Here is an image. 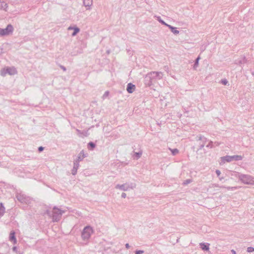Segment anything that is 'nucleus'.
<instances>
[{
  "label": "nucleus",
  "mask_w": 254,
  "mask_h": 254,
  "mask_svg": "<svg viewBox=\"0 0 254 254\" xmlns=\"http://www.w3.org/2000/svg\"><path fill=\"white\" fill-rule=\"evenodd\" d=\"M142 153V151H140L139 152H135L134 154V158H135L136 159H138L141 157Z\"/></svg>",
  "instance_id": "obj_24"
},
{
  "label": "nucleus",
  "mask_w": 254,
  "mask_h": 254,
  "mask_svg": "<svg viewBox=\"0 0 254 254\" xmlns=\"http://www.w3.org/2000/svg\"><path fill=\"white\" fill-rule=\"evenodd\" d=\"M220 144H221V143L219 142H218V141H215V142H213L214 147L215 146H218L220 145Z\"/></svg>",
  "instance_id": "obj_35"
},
{
  "label": "nucleus",
  "mask_w": 254,
  "mask_h": 254,
  "mask_svg": "<svg viewBox=\"0 0 254 254\" xmlns=\"http://www.w3.org/2000/svg\"><path fill=\"white\" fill-rule=\"evenodd\" d=\"M5 212V207L2 203H0V218L3 215Z\"/></svg>",
  "instance_id": "obj_18"
},
{
  "label": "nucleus",
  "mask_w": 254,
  "mask_h": 254,
  "mask_svg": "<svg viewBox=\"0 0 254 254\" xmlns=\"http://www.w3.org/2000/svg\"><path fill=\"white\" fill-rule=\"evenodd\" d=\"M231 252L233 253V254H236L235 251H234V250H232Z\"/></svg>",
  "instance_id": "obj_45"
},
{
  "label": "nucleus",
  "mask_w": 254,
  "mask_h": 254,
  "mask_svg": "<svg viewBox=\"0 0 254 254\" xmlns=\"http://www.w3.org/2000/svg\"><path fill=\"white\" fill-rule=\"evenodd\" d=\"M93 4V0H83V5L86 7V10H90Z\"/></svg>",
  "instance_id": "obj_11"
},
{
  "label": "nucleus",
  "mask_w": 254,
  "mask_h": 254,
  "mask_svg": "<svg viewBox=\"0 0 254 254\" xmlns=\"http://www.w3.org/2000/svg\"><path fill=\"white\" fill-rule=\"evenodd\" d=\"M247 252L249 253L253 252H254V248L253 247H248L247 248Z\"/></svg>",
  "instance_id": "obj_31"
},
{
  "label": "nucleus",
  "mask_w": 254,
  "mask_h": 254,
  "mask_svg": "<svg viewBox=\"0 0 254 254\" xmlns=\"http://www.w3.org/2000/svg\"><path fill=\"white\" fill-rule=\"evenodd\" d=\"M126 196H127V194H126V193H125V192H123V193H122V195H121L122 197H123V198H126Z\"/></svg>",
  "instance_id": "obj_37"
},
{
  "label": "nucleus",
  "mask_w": 254,
  "mask_h": 254,
  "mask_svg": "<svg viewBox=\"0 0 254 254\" xmlns=\"http://www.w3.org/2000/svg\"><path fill=\"white\" fill-rule=\"evenodd\" d=\"M200 246L201 248L203 251H208L209 244L208 243H200Z\"/></svg>",
  "instance_id": "obj_16"
},
{
  "label": "nucleus",
  "mask_w": 254,
  "mask_h": 254,
  "mask_svg": "<svg viewBox=\"0 0 254 254\" xmlns=\"http://www.w3.org/2000/svg\"><path fill=\"white\" fill-rule=\"evenodd\" d=\"M243 157L241 155L226 156L222 157V160L227 162H231L233 160L239 161L242 160Z\"/></svg>",
  "instance_id": "obj_9"
},
{
  "label": "nucleus",
  "mask_w": 254,
  "mask_h": 254,
  "mask_svg": "<svg viewBox=\"0 0 254 254\" xmlns=\"http://www.w3.org/2000/svg\"><path fill=\"white\" fill-rule=\"evenodd\" d=\"M74 28V27H72V26H69L68 28V30H73Z\"/></svg>",
  "instance_id": "obj_41"
},
{
  "label": "nucleus",
  "mask_w": 254,
  "mask_h": 254,
  "mask_svg": "<svg viewBox=\"0 0 254 254\" xmlns=\"http://www.w3.org/2000/svg\"><path fill=\"white\" fill-rule=\"evenodd\" d=\"M221 186H220L218 184H211L209 186V189H211V188H216V187H220L221 188Z\"/></svg>",
  "instance_id": "obj_27"
},
{
  "label": "nucleus",
  "mask_w": 254,
  "mask_h": 254,
  "mask_svg": "<svg viewBox=\"0 0 254 254\" xmlns=\"http://www.w3.org/2000/svg\"><path fill=\"white\" fill-rule=\"evenodd\" d=\"M109 92L108 91H106L104 93V95H103V98L105 99V98H106L109 95Z\"/></svg>",
  "instance_id": "obj_32"
},
{
  "label": "nucleus",
  "mask_w": 254,
  "mask_h": 254,
  "mask_svg": "<svg viewBox=\"0 0 254 254\" xmlns=\"http://www.w3.org/2000/svg\"><path fill=\"white\" fill-rule=\"evenodd\" d=\"M245 58H243V61H240V64H243V63H245Z\"/></svg>",
  "instance_id": "obj_40"
},
{
  "label": "nucleus",
  "mask_w": 254,
  "mask_h": 254,
  "mask_svg": "<svg viewBox=\"0 0 254 254\" xmlns=\"http://www.w3.org/2000/svg\"><path fill=\"white\" fill-rule=\"evenodd\" d=\"M197 137V140L200 141V142L199 143L198 150H201L203 148L206 142L207 141V139L204 136L201 135L198 136Z\"/></svg>",
  "instance_id": "obj_10"
},
{
  "label": "nucleus",
  "mask_w": 254,
  "mask_h": 254,
  "mask_svg": "<svg viewBox=\"0 0 254 254\" xmlns=\"http://www.w3.org/2000/svg\"><path fill=\"white\" fill-rule=\"evenodd\" d=\"M65 212L64 210H62L56 206L54 207L52 213L49 210H47L46 213L52 217L54 222H58L61 218L62 215Z\"/></svg>",
  "instance_id": "obj_2"
},
{
  "label": "nucleus",
  "mask_w": 254,
  "mask_h": 254,
  "mask_svg": "<svg viewBox=\"0 0 254 254\" xmlns=\"http://www.w3.org/2000/svg\"><path fill=\"white\" fill-rule=\"evenodd\" d=\"M221 188H226L228 190H236L237 189V187H226L224 186H221Z\"/></svg>",
  "instance_id": "obj_22"
},
{
  "label": "nucleus",
  "mask_w": 254,
  "mask_h": 254,
  "mask_svg": "<svg viewBox=\"0 0 254 254\" xmlns=\"http://www.w3.org/2000/svg\"><path fill=\"white\" fill-rule=\"evenodd\" d=\"M76 131L77 132V135L79 137H83V136H87V133L85 131H81L79 129H76Z\"/></svg>",
  "instance_id": "obj_17"
},
{
  "label": "nucleus",
  "mask_w": 254,
  "mask_h": 254,
  "mask_svg": "<svg viewBox=\"0 0 254 254\" xmlns=\"http://www.w3.org/2000/svg\"><path fill=\"white\" fill-rule=\"evenodd\" d=\"M12 251L13 252H17V247H13L12 248Z\"/></svg>",
  "instance_id": "obj_39"
},
{
  "label": "nucleus",
  "mask_w": 254,
  "mask_h": 254,
  "mask_svg": "<svg viewBox=\"0 0 254 254\" xmlns=\"http://www.w3.org/2000/svg\"><path fill=\"white\" fill-rule=\"evenodd\" d=\"M252 75H253V76H254V72H253L252 73Z\"/></svg>",
  "instance_id": "obj_46"
},
{
  "label": "nucleus",
  "mask_w": 254,
  "mask_h": 254,
  "mask_svg": "<svg viewBox=\"0 0 254 254\" xmlns=\"http://www.w3.org/2000/svg\"><path fill=\"white\" fill-rule=\"evenodd\" d=\"M16 197L21 203L28 204L30 202V198L22 193H17Z\"/></svg>",
  "instance_id": "obj_7"
},
{
  "label": "nucleus",
  "mask_w": 254,
  "mask_h": 254,
  "mask_svg": "<svg viewBox=\"0 0 254 254\" xmlns=\"http://www.w3.org/2000/svg\"><path fill=\"white\" fill-rule=\"evenodd\" d=\"M221 83H222L223 85H226L228 83V81L227 79H223L221 81Z\"/></svg>",
  "instance_id": "obj_34"
},
{
  "label": "nucleus",
  "mask_w": 254,
  "mask_h": 254,
  "mask_svg": "<svg viewBox=\"0 0 254 254\" xmlns=\"http://www.w3.org/2000/svg\"><path fill=\"white\" fill-rule=\"evenodd\" d=\"M218 178H219V180L220 181H222V180L224 179V178H223V177H220H220H219Z\"/></svg>",
  "instance_id": "obj_43"
},
{
  "label": "nucleus",
  "mask_w": 254,
  "mask_h": 254,
  "mask_svg": "<svg viewBox=\"0 0 254 254\" xmlns=\"http://www.w3.org/2000/svg\"><path fill=\"white\" fill-rule=\"evenodd\" d=\"M88 145L90 146L92 148V149H93L95 147V143L92 142H90L89 143H88Z\"/></svg>",
  "instance_id": "obj_30"
},
{
  "label": "nucleus",
  "mask_w": 254,
  "mask_h": 254,
  "mask_svg": "<svg viewBox=\"0 0 254 254\" xmlns=\"http://www.w3.org/2000/svg\"><path fill=\"white\" fill-rule=\"evenodd\" d=\"M206 147L209 148H212L214 147L213 142L212 141H210L207 145L206 146Z\"/></svg>",
  "instance_id": "obj_26"
},
{
  "label": "nucleus",
  "mask_w": 254,
  "mask_h": 254,
  "mask_svg": "<svg viewBox=\"0 0 254 254\" xmlns=\"http://www.w3.org/2000/svg\"><path fill=\"white\" fill-rule=\"evenodd\" d=\"M191 182H192V180H191V179H187V180H185L183 182V184L184 185H188V184H190V183Z\"/></svg>",
  "instance_id": "obj_28"
},
{
  "label": "nucleus",
  "mask_w": 254,
  "mask_h": 254,
  "mask_svg": "<svg viewBox=\"0 0 254 254\" xmlns=\"http://www.w3.org/2000/svg\"><path fill=\"white\" fill-rule=\"evenodd\" d=\"M93 233V229L90 226H86L83 230L81 233L82 239L84 241H87Z\"/></svg>",
  "instance_id": "obj_5"
},
{
  "label": "nucleus",
  "mask_w": 254,
  "mask_h": 254,
  "mask_svg": "<svg viewBox=\"0 0 254 254\" xmlns=\"http://www.w3.org/2000/svg\"><path fill=\"white\" fill-rule=\"evenodd\" d=\"M163 74L161 72L152 71L149 72L145 77L146 84L150 86L157 80L161 79L163 77Z\"/></svg>",
  "instance_id": "obj_1"
},
{
  "label": "nucleus",
  "mask_w": 254,
  "mask_h": 254,
  "mask_svg": "<svg viewBox=\"0 0 254 254\" xmlns=\"http://www.w3.org/2000/svg\"><path fill=\"white\" fill-rule=\"evenodd\" d=\"M61 68H62V69H63V70H64V71L66 70V68H65V67L64 66H61Z\"/></svg>",
  "instance_id": "obj_44"
},
{
  "label": "nucleus",
  "mask_w": 254,
  "mask_h": 254,
  "mask_svg": "<svg viewBox=\"0 0 254 254\" xmlns=\"http://www.w3.org/2000/svg\"><path fill=\"white\" fill-rule=\"evenodd\" d=\"M200 59V57H198L195 61V63L193 65V68L194 69H196L197 67H198V62H199V60Z\"/></svg>",
  "instance_id": "obj_23"
},
{
  "label": "nucleus",
  "mask_w": 254,
  "mask_h": 254,
  "mask_svg": "<svg viewBox=\"0 0 254 254\" xmlns=\"http://www.w3.org/2000/svg\"><path fill=\"white\" fill-rule=\"evenodd\" d=\"M125 246H126V248L127 249H129L130 247V246L128 243L126 244Z\"/></svg>",
  "instance_id": "obj_42"
},
{
  "label": "nucleus",
  "mask_w": 254,
  "mask_h": 254,
  "mask_svg": "<svg viewBox=\"0 0 254 254\" xmlns=\"http://www.w3.org/2000/svg\"><path fill=\"white\" fill-rule=\"evenodd\" d=\"M237 178L244 184L254 185V177L252 176L239 174Z\"/></svg>",
  "instance_id": "obj_3"
},
{
  "label": "nucleus",
  "mask_w": 254,
  "mask_h": 254,
  "mask_svg": "<svg viewBox=\"0 0 254 254\" xmlns=\"http://www.w3.org/2000/svg\"><path fill=\"white\" fill-rule=\"evenodd\" d=\"M216 174L217 176L218 177H220V174H221V172L220 170H216Z\"/></svg>",
  "instance_id": "obj_36"
},
{
  "label": "nucleus",
  "mask_w": 254,
  "mask_h": 254,
  "mask_svg": "<svg viewBox=\"0 0 254 254\" xmlns=\"http://www.w3.org/2000/svg\"><path fill=\"white\" fill-rule=\"evenodd\" d=\"M73 30L74 31L71 35L72 36H75L79 32L80 29L78 27L75 26Z\"/></svg>",
  "instance_id": "obj_20"
},
{
  "label": "nucleus",
  "mask_w": 254,
  "mask_h": 254,
  "mask_svg": "<svg viewBox=\"0 0 254 254\" xmlns=\"http://www.w3.org/2000/svg\"><path fill=\"white\" fill-rule=\"evenodd\" d=\"M135 253V254H143L144 253V251L142 250H136Z\"/></svg>",
  "instance_id": "obj_33"
},
{
  "label": "nucleus",
  "mask_w": 254,
  "mask_h": 254,
  "mask_svg": "<svg viewBox=\"0 0 254 254\" xmlns=\"http://www.w3.org/2000/svg\"><path fill=\"white\" fill-rule=\"evenodd\" d=\"M44 150V147L42 146H40L38 148V150L39 152H41Z\"/></svg>",
  "instance_id": "obj_38"
},
{
  "label": "nucleus",
  "mask_w": 254,
  "mask_h": 254,
  "mask_svg": "<svg viewBox=\"0 0 254 254\" xmlns=\"http://www.w3.org/2000/svg\"><path fill=\"white\" fill-rule=\"evenodd\" d=\"M13 31V28L12 25L8 24L5 28H0V35H8L12 33Z\"/></svg>",
  "instance_id": "obj_8"
},
{
  "label": "nucleus",
  "mask_w": 254,
  "mask_h": 254,
  "mask_svg": "<svg viewBox=\"0 0 254 254\" xmlns=\"http://www.w3.org/2000/svg\"><path fill=\"white\" fill-rule=\"evenodd\" d=\"M136 185L135 183L132 182H127L124 184H117L115 186V188L123 191H128L130 190H133L135 188Z\"/></svg>",
  "instance_id": "obj_4"
},
{
  "label": "nucleus",
  "mask_w": 254,
  "mask_h": 254,
  "mask_svg": "<svg viewBox=\"0 0 254 254\" xmlns=\"http://www.w3.org/2000/svg\"><path fill=\"white\" fill-rule=\"evenodd\" d=\"M79 162H80V161H78L76 160H75L73 162V167H75V168L78 169L79 166Z\"/></svg>",
  "instance_id": "obj_25"
},
{
  "label": "nucleus",
  "mask_w": 254,
  "mask_h": 254,
  "mask_svg": "<svg viewBox=\"0 0 254 254\" xmlns=\"http://www.w3.org/2000/svg\"><path fill=\"white\" fill-rule=\"evenodd\" d=\"M77 168H75V167H73L72 170H71V173L73 175H75L77 173Z\"/></svg>",
  "instance_id": "obj_29"
},
{
  "label": "nucleus",
  "mask_w": 254,
  "mask_h": 254,
  "mask_svg": "<svg viewBox=\"0 0 254 254\" xmlns=\"http://www.w3.org/2000/svg\"><path fill=\"white\" fill-rule=\"evenodd\" d=\"M135 86L131 83H129L127 85V90L129 93H132L135 90Z\"/></svg>",
  "instance_id": "obj_13"
},
{
  "label": "nucleus",
  "mask_w": 254,
  "mask_h": 254,
  "mask_svg": "<svg viewBox=\"0 0 254 254\" xmlns=\"http://www.w3.org/2000/svg\"><path fill=\"white\" fill-rule=\"evenodd\" d=\"M17 73V70L14 67H7L3 68L0 71V75L2 76H5L6 74L9 75H14Z\"/></svg>",
  "instance_id": "obj_6"
},
{
  "label": "nucleus",
  "mask_w": 254,
  "mask_h": 254,
  "mask_svg": "<svg viewBox=\"0 0 254 254\" xmlns=\"http://www.w3.org/2000/svg\"><path fill=\"white\" fill-rule=\"evenodd\" d=\"M9 240L10 241L12 242L14 244L17 243V240L15 238V232L14 231H11L10 233Z\"/></svg>",
  "instance_id": "obj_14"
},
{
  "label": "nucleus",
  "mask_w": 254,
  "mask_h": 254,
  "mask_svg": "<svg viewBox=\"0 0 254 254\" xmlns=\"http://www.w3.org/2000/svg\"><path fill=\"white\" fill-rule=\"evenodd\" d=\"M168 27L171 30L172 32L174 34H178L179 31L177 29L176 27H173L170 25H168Z\"/></svg>",
  "instance_id": "obj_15"
},
{
  "label": "nucleus",
  "mask_w": 254,
  "mask_h": 254,
  "mask_svg": "<svg viewBox=\"0 0 254 254\" xmlns=\"http://www.w3.org/2000/svg\"><path fill=\"white\" fill-rule=\"evenodd\" d=\"M87 156V154H85L83 150H81L79 153L76 160L78 161H81L83 159Z\"/></svg>",
  "instance_id": "obj_12"
},
{
  "label": "nucleus",
  "mask_w": 254,
  "mask_h": 254,
  "mask_svg": "<svg viewBox=\"0 0 254 254\" xmlns=\"http://www.w3.org/2000/svg\"><path fill=\"white\" fill-rule=\"evenodd\" d=\"M169 150L171 151L172 152V154L173 155H176V154H177L178 153H179V150L177 148H175V149H171L170 148H169Z\"/></svg>",
  "instance_id": "obj_21"
},
{
  "label": "nucleus",
  "mask_w": 254,
  "mask_h": 254,
  "mask_svg": "<svg viewBox=\"0 0 254 254\" xmlns=\"http://www.w3.org/2000/svg\"><path fill=\"white\" fill-rule=\"evenodd\" d=\"M155 17H156L157 20L160 23H161L163 25H165V26L168 27V25H169V24H167L165 21H164L163 20H162L161 17H160V16H155Z\"/></svg>",
  "instance_id": "obj_19"
}]
</instances>
